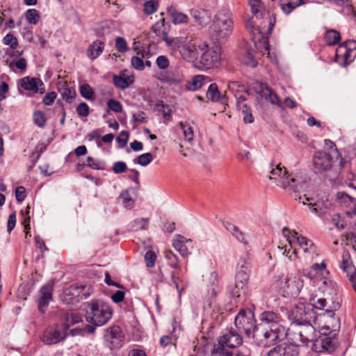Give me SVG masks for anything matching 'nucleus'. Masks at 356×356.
<instances>
[{"label":"nucleus","instance_id":"13","mask_svg":"<svg viewBox=\"0 0 356 356\" xmlns=\"http://www.w3.org/2000/svg\"><path fill=\"white\" fill-rule=\"evenodd\" d=\"M68 335L60 324L47 329L42 334V341L47 345L56 344L64 341Z\"/></svg>","mask_w":356,"mask_h":356},{"label":"nucleus","instance_id":"30","mask_svg":"<svg viewBox=\"0 0 356 356\" xmlns=\"http://www.w3.org/2000/svg\"><path fill=\"white\" fill-rule=\"evenodd\" d=\"M113 84L118 88L124 90L129 88L134 81V76L127 77V79L122 78L114 75L113 77Z\"/></svg>","mask_w":356,"mask_h":356},{"label":"nucleus","instance_id":"24","mask_svg":"<svg viewBox=\"0 0 356 356\" xmlns=\"http://www.w3.org/2000/svg\"><path fill=\"white\" fill-rule=\"evenodd\" d=\"M58 90L63 99L68 103L72 102L76 97L75 90L73 88H70L66 81H61L58 82Z\"/></svg>","mask_w":356,"mask_h":356},{"label":"nucleus","instance_id":"51","mask_svg":"<svg viewBox=\"0 0 356 356\" xmlns=\"http://www.w3.org/2000/svg\"><path fill=\"white\" fill-rule=\"evenodd\" d=\"M86 165L89 166L90 168L95 169V170H104V165L102 162H101L99 160L94 159L93 158L90 156H88L86 159Z\"/></svg>","mask_w":356,"mask_h":356},{"label":"nucleus","instance_id":"19","mask_svg":"<svg viewBox=\"0 0 356 356\" xmlns=\"http://www.w3.org/2000/svg\"><path fill=\"white\" fill-rule=\"evenodd\" d=\"M249 6H250L251 11L257 19H262L267 21L268 29L271 30L273 26V23L270 19V14L266 12L264 7L261 5L260 0H248Z\"/></svg>","mask_w":356,"mask_h":356},{"label":"nucleus","instance_id":"61","mask_svg":"<svg viewBox=\"0 0 356 356\" xmlns=\"http://www.w3.org/2000/svg\"><path fill=\"white\" fill-rule=\"evenodd\" d=\"M112 169L115 174H120L126 171L127 166L123 161H117L113 163Z\"/></svg>","mask_w":356,"mask_h":356},{"label":"nucleus","instance_id":"59","mask_svg":"<svg viewBox=\"0 0 356 356\" xmlns=\"http://www.w3.org/2000/svg\"><path fill=\"white\" fill-rule=\"evenodd\" d=\"M158 67L161 70H165L169 67L170 62L168 58L165 56H159L156 60Z\"/></svg>","mask_w":356,"mask_h":356},{"label":"nucleus","instance_id":"6","mask_svg":"<svg viewBox=\"0 0 356 356\" xmlns=\"http://www.w3.org/2000/svg\"><path fill=\"white\" fill-rule=\"evenodd\" d=\"M200 56L196 61V66L201 70H209L217 67L221 62V48L217 45L209 46L204 42L198 45Z\"/></svg>","mask_w":356,"mask_h":356},{"label":"nucleus","instance_id":"25","mask_svg":"<svg viewBox=\"0 0 356 356\" xmlns=\"http://www.w3.org/2000/svg\"><path fill=\"white\" fill-rule=\"evenodd\" d=\"M223 225L227 231L229 232L236 240L243 243L245 245L248 244V241L245 239L244 233L241 231L238 227L229 222H225Z\"/></svg>","mask_w":356,"mask_h":356},{"label":"nucleus","instance_id":"46","mask_svg":"<svg viewBox=\"0 0 356 356\" xmlns=\"http://www.w3.org/2000/svg\"><path fill=\"white\" fill-rule=\"evenodd\" d=\"M249 274L236 271L235 281L239 285V287L241 288L243 286H247L249 280Z\"/></svg>","mask_w":356,"mask_h":356},{"label":"nucleus","instance_id":"42","mask_svg":"<svg viewBox=\"0 0 356 356\" xmlns=\"http://www.w3.org/2000/svg\"><path fill=\"white\" fill-rule=\"evenodd\" d=\"M152 160L153 156L151 153H145L138 156L134 161L142 166H146L150 163Z\"/></svg>","mask_w":356,"mask_h":356},{"label":"nucleus","instance_id":"54","mask_svg":"<svg viewBox=\"0 0 356 356\" xmlns=\"http://www.w3.org/2000/svg\"><path fill=\"white\" fill-rule=\"evenodd\" d=\"M182 272L181 268L174 269L170 273L171 282L173 284H181L183 282L181 278V274Z\"/></svg>","mask_w":356,"mask_h":356},{"label":"nucleus","instance_id":"23","mask_svg":"<svg viewBox=\"0 0 356 356\" xmlns=\"http://www.w3.org/2000/svg\"><path fill=\"white\" fill-rule=\"evenodd\" d=\"M191 15L195 22L202 26L207 25L211 21V13L204 9H191Z\"/></svg>","mask_w":356,"mask_h":356},{"label":"nucleus","instance_id":"41","mask_svg":"<svg viewBox=\"0 0 356 356\" xmlns=\"http://www.w3.org/2000/svg\"><path fill=\"white\" fill-rule=\"evenodd\" d=\"M237 272L250 273V263L248 258H241L237 264Z\"/></svg>","mask_w":356,"mask_h":356},{"label":"nucleus","instance_id":"8","mask_svg":"<svg viewBox=\"0 0 356 356\" xmlns=\"http://www.w3.org/2000/svg\"><path fill=\"white\" fill-rule=\"evenodd\" d=\"M86 317L93 325L102 326L111 318L112 311L107 304L92 300L87 305Z\"/></svg>","mask_w":356,"mask_h":356},{"label":"nucleus","instance_id":"17","mask_svg":"<svg viewBox=\"0 0 356 356\" xmlns=\"http://www.w3.org/2000/svg\"><path fill=\"white\" fill-rule=\"evenodd\" d=\"M298 346L293 343H284L269 350L268 356H298Z\"/></svg>","mask_w":356,"mask_h":356},{"label":"nucleus","instance_id":"14","mask_svg":"<svg viewBox=\"0 0 356 356\" xmlns=\"http://www.w3.org/2000/svg\"><path fill=\"white\" fill-rule=\"evenodd\" d=\"M333 156L331 152H316L313 156V165L316 172L330 170L333 165Z\"/></svg>","mask_w":356,"mask_h":356},{"label":"nucleus","instance_id":"29","mask_svg":"<svg viewBox=\"0 0 356 356\" xmlns=\"http://www.w3.org/2000/svg\"><path fill=\"white\" fill-rule=\"evenodd\" d=\"M191 241L186 240L184 236L177 235V238L173 242L175 249L184 257H186L189 252L185 244V242Z\"/></svg>","mask_w":356,"mask_h":356},{"label":"nucleus","instance_id":"63","mask_svg":"<svg viewBox=\"0 0 356 356\" xmlns=\"http://www.w3.org/2000/svg\"><path fill=\"white\" fill-rule=\"evenodd\" d=\"M332 222L337 228L339 229H343L346 225L345 220L341 218L339 213L333 215Z\"/></svg>","mask_w":356,"mask_h":356},{"label":"nucleus","instance_id":"48","mask_svg":"<svg viewBox=\"0 0 356 356\" xmlns=\"http://www.w3.org/2000/svg\"><path fill=\"white\" fill-rule=\"evenodd\" d=\"M337 199L341 202V203H351L353 206L356 205V199L348 195L345 192H338L337 194Z\"/></svg>","mask_w":356,"mask_h":356},{"label":"nucleus","instance_id":"5","mask_svg":"<svg viewBox=\"0 0 356 356\" xmlns=\"http://www.w3.org/2000/svg\"><path fill=\"white\" fill-rule=\"evenodd\" d=\"M233 29L232 13L229 10H220L215 16L213 24L209 28L212 39L218 42L229 37Z\"/></svg>","mask_w":356,"mask_h":356},{"label":"nucleus","instance_id":"33","mask_svg":"<svg viewBox=\"0 0 356 356\" xmlns=\"http://www.w3.org/2000/svg\"><path fill=\"white\" fill-rule=\"evenodd\" d=\"M172 8H168V12L170 14L172 21L175 24L186 23L188 17L186 14L173 10Z\"/></svg>","mask_w":356,"mask_h":356},{"label":"nucleus","instance_id":"47","mask_svg":"<svg viewBox=\"0 0 356 356\" xmlns=\"http://www.w3.org/2000/svg\"><path fill=\"white\" fill-rule=\"evenodd\" d=\"M280 7L285 14L291 13L296 8H297L296 3L291 2L290 0H281Z\"/></svg>","mask_w":356,"mask_h":356},{"label":"nucleus","instance_id":"35","mask_svg":"<svg viewBox=\"0 0 356 356\" xmlns=\"http://www.w3.org/2000/svg\"><path fill=\"white\" fill-rule=\"evenodd\" d=\"M148 221L149 218H137L131 222V229L132 231L145 230L148 227Z\"/></svg>","mask_w":356,"mask_h":356},{"label":"nucleus","instance_id":"3","mask_svg":"<svg viewBox=\"0 0 356 356\" xmlns=\"http://www.w3.org/2000/svg\"><path fill=\"white\" fill-rule=\"evenodd\" d=\"M294 339L302 345L308 346L312 342V350L316 353L332 352L334 350L335 339L330 335L316 332L312 322L296 325L293 333Z\"/></svg>","mask_w":356,"mask_h":356},{"label":"nucleus","instance_id":"49","mask_svg":"<svg viewBox=\"0 0 356 356\" xmlns=\"http://www.w3.org/2000/svg\"><path fill=\"white\" fill-rule=\"evenodd\" d=\"M179 127L183 131L185 138L188 141L191 142L193 138V128L190 126H186L184 122H179Z\"/></svg>","mask_w":356,"mask_h":356},{"label":"nucleus","instance_id":"34","mask_svg":"<svg viewBox=\"0 0 356 356\" xmlns=\"http://www.w3.org/2000/svg\"><path fill=\"white\" fill-rule=\"evenodd\" d=\"M244 63L251 67H255L257 65V61L254 57V51L247 49L243 55Z\"/></svg>","mask_w":356,"mask_h":356},{"label":"nucleus","instance_id":"56","mask_svg":"<svg viewBox=\"0 0 356 356\" xmlns=\"http://www.w3.org/2000/svg\"><path fill=\"white\" fill-rule=\"evenodd\" d=\"M76 113L80 117H87L89 113V106L85 102L80 103L76 107Z\"/></svg>","mask_w":356,"mask_h":356},{"label":"nucleus","instance_id":"7","mask_svg":"<svg viewBox=\"0 0 356 356\" xmlns=\"http://www.w3.org/2000/svg\"><path fill=\"white\" fill-rule=\"evenodd\" d=\"M270 173L269 179L288 192L296 193L302 188V184L292 175H289L284 167H281V164L272 169Z\"/></svg>","mask_w":356,"mask_h":356},{"label":"nucleus","instance_id":"20","mask_svg":"<svg viewBox=\"0 0 356 356\" xmlns=\"http://www.w3.org/2000/svg\"><path fill=\"white\" fill-rule=\"evenodd\" d=\"M21 86L26 90L42 94L44 92V85L39 78L25 76L21 79Z\"/></svg>","mask_w":356,"mask_h":356},{"label":"nucleus","instance_id":"50","mask_svg":"<svg viewBox=\"0 0 356 356\" xmlns=\"http://www.w3.org/2000/svg\"><path fill=\"white\" fill-rule=\"evenodd\" d=\"M157 2L154 0H147L144 3V12L147 15H151L156 12V10H157Z\"/></svg>","mask_w":356,"mask_h":356},{"label":"nucleus","instance_id":"12","mask_svg":"<svg viewBox=\"0 0 356 356\" xmlns=\"http://www.w3.org/2000/svg\"><path fill=\"white\" fill-rule=\"evenodd\" d=\"M282 234L286 238L290 246L297 243L305 252H312L314 251L313 243L301 235L295 230H290L284 227L282 229Z\"/></svg>","mask_w":356,"mask_h":356},{"label":"nucleus","instance_id":"9","mask_svg":"<svg viewBox=\"0 0 356 356\" xmlns=\"http://www.w3.org/2000/svg\"><path fill=\"white\" fill-rule=\"evenodd\" d=\"M235 325L239 332L254 339V332L257 327L254 312L250 309H241L235 317Z\"/></svg>","mask_w":356,"mask_h":356},{"label":"nucleus","instance_id":"62","mask_svg":"<svg viewBox=\"0 0 356 356\" xmlns=\"http://www.w3.org/2000/svg\"><path fill=\"white\" fill-rule=\"evenodd\" d=\"M129 139V133L126 131L120 132V135L117 137L116 140L120 147H124Z\"/></svg>","mask_w":356,"mask_h":356},{"label":"nucleus","instance_id":"27","mask_svg":"<svg viewBox=\"0 0 356 356\" xmlns=\"http://www.w3.org/2000/svg\"><path fill=\"white\" fill-rule=\"evenodd\" d=\"M104 44L100 40H95L88 47L87 50V56L91 59L95 60L103 51Z\"/></svg>","mask_w":356,"mask_h":356},{"label":"nucleus","instance_id":"52","mask_svg":"<svg viewBox=\"0 0 356 356\" xmlns=\"http://www.w3.org/2000/svg\"><path fill=\"white\" fill-rule=\"evenodd\" d=\"M115 48L120 53H124L129 49L127 42L122 37L115 39Z\"/></svg>","mask_w":356,"mask_h":356},{"label":"nucleus","instance_id":"57","mask_svg":"<svg viewBox=\"0 0 356 356\" xmlns=\"http://www.w3.org/2000/svg\"><path fill=\"white\" fill-rule=\"evenodd\" d=\"M33 121L38 127H42L46 122L43 113L41 111H35L33 113Z\"/></svg>","mask_w":356,"mask_h":356},{"label":"nucleus","instance_id":"22","mask_svg":"<svg viewBox=\"0 0 356 356\" xmlns=\"http://www.w3.org/2000/svg\"><path fill=\"white\" fill-rule=\"evenodd\" d=\"M207 97L213 102H220L227 104V97L226 94H221L216 83H211L207 91Z\"/></svg>","mask_w":356,"mask_h":356},{"label":"nucleus","instance_id":"38","mask_svg":"<svg viewBox=\"0 0 356 356\" xmlns=\"http://www.w3.org/2000/svg\"><path fill=\"white\" fill-rule=\"evenodd\" d=\"M111 22L105 21L101 22L96 28L97 33L99 36H103L110 33L111 31Z\"/></svg>","mask_w":356,"mask_h":356},{"label":"nucleus","instance_id":"53","mask_svg":"<svg viewBox=\"0 0 356 356\" xmlns=\"http://www.w3.org/2000/svg\"><path fill=\"white\" fill-rule=\"evenodd\" d=\"M107 106L110 111L115 113H121L122 111V106L118 100L113 99H109L107 102Z\"/></svg>","mask_w":356,"mask_h":356},{"label":"nucleus","instance_id":"37","mask_svg":"<svg viewBox=\"0 0 356 356\" xmlns=\"http://www.w3.org/2000/svg\"><path fill=\"white\" fill-rule=\"evenodd\" d=\"M3 42L5 45L9 46L10 49L15 50L19 46L18 40L13 34L7 33L3 38Z\"/></svg>","mask_w":356,"mask_h":356},{"label":"nucleus","instance_id":"44","mask_svg":"<svg viewBox=\"0 0 356 356\" xmlns=\"http://www.w3.org/2000/svg\"><path fill=\"white\" fill-rule=\"evenodd\" d=\"M26 18L31 24H36L38 22L40 15L35 9H29L26 13Z\"/></svg>","mask_w":356,"mask_h":356},{"label":"nucleus","instance_id":"21","mask_svg":"<svg viewBox=\"0 0 356 356\" xmlns=\"http://www.w3.org/2000/svg\"><path fill=\"white\" fill-rule=\"evenodd\" d=\"M259 92L261 96L269 100L272 104L282 106V102L277 95L266 84L261 83L259 86Z\"/></svg>","mask_w":356,"mask_h":356},{"label":"nucleus","instance_id":"4","mask_svg":"<svg viewBox=\"0 0 356 356\" xmlns=\"http://www.w3.org/2000/svg\"><path fill=\"white\" fill-rule=\"evenodd\" d=\"M242 342V337L238 332L234 330H227L218 338V343L213 346L209 356H250V349L246 346L229 350L239 346Z\"/></svg>","mask_w":356,"mask_h":356},{"label":"nucleus","instance_id":"1","mask_svg":"<svg viewBox=\"0 0 356 356\" xmlns=\"http://www.w3.org/2000/svg\"><path fill=\"white\" fill-rule=\"evenodd\" d=\"M341 307L339 297L318 298L312 297L309 302H299L289 313V318L296 325L314 321L316 318V310L324 311L323 315L330 318L332 327H339V318L336 317L335 312Z\"/></svg>","mask_w":356,"mask_h":356},{"label":"nucleus","instance_id":"58","mask_svg":"<svg viewBox=\"0 0 356 356\" xmlns=\"http://www.w3.org/2000/svg\"><path fill=\"white\" fill-rule=\"evenodd\" d=\"M131 66L138 70L142 71L145 68L143 59L138 56H133L131 60Z\"/></svg>","mask_w":356,"mask_h":356},{"label":"nucleus","instance_id":"60","mask_svg":"<svg viewBox=\"0 0 356 356\" xmlns=\"http://www.w3.org/2000/svg\"><path fill=\"white\" fill-rule=\"evenodd\" d=\"M168 79L171 83L177 84L182 82L184 76L178 72H170L168 76Z\"/></svg>","mask_w":356,"mask_h":356},{"label":"nucleus","instance_id":"40","mask_svg":"<svg viewBox=\"0 0 356 356\" xmlns=\"http://www.w3.org/2000/svg\"><path fill=\"white\" fill-rule=\"evenodd\" d=\"M204 76L202 75H196L195 76L191 82L188 83V90H197L200 88L204 83Z\"/></svg>","mask_w":356,"mask_h":356},{"label":"nucleus","instance_id":"15","mask_svg":"<svg viewBox=\"0 0 356 356\" xmlns=\"http://www.w3.org/2000/svg\"><path fill=\"white\" fill-rule=\"evenodd\" d=\"M107 346L111 349L120 348L122 346L124 335L120 327L113 325L106 329L104 336Z\"/></svg>","mask_w":356,"mask_h":356},{"label":"nucleus","instance_id":"43","mask_svg":"<svg viewBox=\"0 0 356 356\" xmlns=\"http://www.w3.org/2000/svg\"><path fill=\"white\" fill-rule=\"evenodd\" d=\"M228 89L234 95L238 92H246L245 86L239 81H231L228 85Z\"/></svg>","mask_w":356,"mask_h":356},{"label":"nucleus","instance_id":"10","mask_svg":"<svg viewBox=\"0 0 356 356\" xmlns=\"http://www.w3.org/2000/svg\"><path fill=\"white\" fill-rule=\"evenodd\" d=\"M278 281L283 291L291 297L297 296L303 286V281L298 276H282Z\"/></svg>","mask_w":356,"mask_h":356},{"label":"nucleus","instance_id":"36","mask_svg":"<svg viewBox=\"0 0 356 356\" xmlns=\"http://www.w3.org/2000/svg\"><path fill=\"white\" fill-rule=\"evenodd\" d=\"M120 198L122 200V203L127 209H131L134 206L135 201L130 196L128 190L122 191L120 195Z\"/></svg>","mask_w":356,"mask_h":356},{"label":"nucleus","instance_id":"11","mask_svg":"<svg viewBox=\"0 0 356 356\" xmlns=\"http://www.w3.org/2000/svg\"><path fill=\"white\" fill-rule=\"evenodd\" d=\"M174 45L178 49L183 59L188 61L197 60L200 51L198 52L199 50L192 39L177 40L174 42Z\"/></svg>","mask_w":356,"mask_h":356},{"label":"nucleus","instance_id":"26","mask_svg":"<svg viewBox=\"0 0 356 356\" xmlns=\"http://www.w3.org/2000/svg\"><path fill=\"white\" fill-rule=\"evenodd\" d=\"M152 31L156 34L157 36L162 38L168 44H172V40L169 39L167 37L168 29L165 25V19H161L154 24L152 28Z\"/></svg>","mask_w":356,"mask_h":356},{"label":"nucleus","instance_id":"16","mask_svg":"<svg viewBox=\"0 0 356 356\" xmlns=\"http://www.w3.org/2000/svg\"><path fill=\"white\" fill-rule=\"evenodd\" d=\"M339 267L347 273V276L352 282L353 287L356 292V268L351 261V256L348 251L343 252L342 261Z\"/></svg>","mask_w":356,"mask_h":356},{"label":"nucleus","instance_id":"45","mask_svg":"<svg viewBox=\"0 0 356 356\" xmlns=\"http://www.w3.org/2000/svg\"><path fill=\"white\" fill-rule=\"evenodd\" d=\"M80 93L85 99H92L93 98L94 92L88 83H83L80 86Z\"/></svg>","mask_w":356,"mask_h":356},{"label":"nucleus","instance_id":"2","mask_svg":"<svg viewBox=\"0 0 356 356\" xmlns=\"http://www.w3.org/2000/svg\"><path fill=\"white\" fill-rule=\"evenodd\" d=\"M259 321L254 332V341L258 346H270L286 338V329L279 312L264 311L259 314Z\"/></svg>","mask_w":356,"mask_h":356},{"label":"nucleus","instance_id":"31","mask_svg":"<svg viewBox=\"0 0 356 356\" xmlns=\"http://www.w3.org/2000/svg\"><path fill=\"white\" fill-rule=\"evenodd\" d=\"M341 39L340 33L334 29L327 31L325 35V40L328 45H334L337 44Z\"/></svg>","mask_w":356,"mask_h":356},{"label":"nucleus","instance_id":"28","mask_svg":"<svg viewBox=\"0 0 356 356\" xmlns=\"http://www.w3.org/2000/svg\"><path fill=\"white\" fill-rule=\"evenodd\" d=\"M79 286L72 285L63 291L62 300L66 304H72L73 300L79 296Z\"/></svg>","mask_w":356,"mask_h":356},{"label":"nucleus","instance_id":"55","mask_svg":"<svg viewBox=\"0 0 356 356\" xmlns=\"http://www.w3.org/2000/svg\"><path fill=\"white\" fill-rule=\"evenodd\" d=\"M156 255L152 250H148L145 254V261L147 267H153L155 264Z\"/></svg>","mask_w":356,"mask_h":356},{"label":"nucleus","instance_id":"32","mask_svg":"<svg viewBox=\"0 0 356 356\" xmlns=\"http://www.w3.org/2000/svg\"><path fill=\"white\" fill-rule=\"evenodd\" d=\"M236 108L238 111H241L243 115V122L245 123H252L254 121V118L252 115L250 107L246 104H238Z\"/></svg>","mask_w":356,"mask_h":356},{"label":"nucleus","instance_id":"18","mask_svg":"<svg viewBox=\"0 0 356 356\" xmlns=\"http://www.w3.org/2000/svg\"><path fill=\"white\" fill-rule=\"evenodd\" d=\"M53 290L54 286L52 283H48L40 289L38 303V310L41 313H44L46 311L49 302L52 300Z\"/></svg>","mask_w":356,"mask_h":356},{"label":"nucleus","instance_id":"39","mask_svg":"<svg viewBox=\"0 0 356 356\" xmlns=\"http://www.w3.org/2000/svg\"><path fill=\"white\" fill-rule=\"evenodd\" d=\"M165 257L168 261V265L172 268L177 269L181 268L179 264L178 257L172 251H166Z\"/></svg>","mask_w":356,"mask_h":356},{"label":"nucleus","instance_id":"64","mask_svg":"<svg viewBox=\"0 0 356 356\" xmlns=\"http://www.w3.org/2000/svg\"><path fill=\"white\" fill-rule=\"evenodd\" d=\"M56 96L57 95L55 92H48L43 97L42 102L44 103V104H45L47 106H50L54 103L55 99L56 98Z\"/></svg>","mask_w":356,"mask_h":356}]
</instances>
